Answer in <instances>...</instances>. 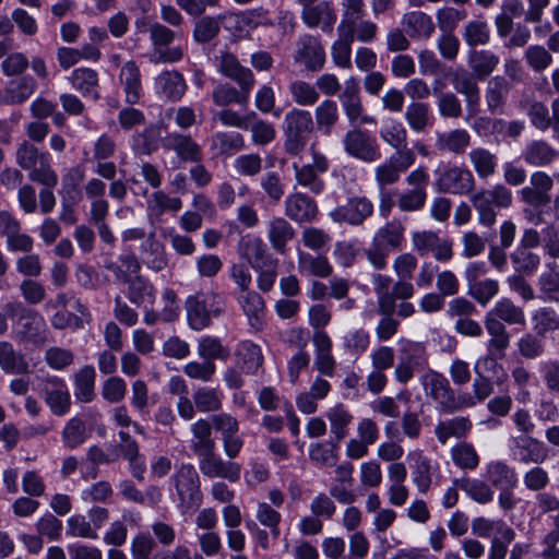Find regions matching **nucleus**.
I'll use <instances>...</instances> for the list:
<instances>
[{
  "label": "nucleus",
  "instance_id": "680f3d73",
  "mask_svg": "<svg viewBox=\"0 0 559 559\" xmlns=\"http://www.w3.org/2000/svg\"><path fill=\"white\" fill-rule=\"evenodd\" d=\"M471 428V423L463 417H455L453 419L439 423L436 426L435 432L441 443H445L450 438H461Z\"/></svg>",
  "mask_w": 559,
  "mask_h": 559
},
{
  "label": "nucleus",
  "instance_id": "a211bd4d",
  "mask_svg": "<svg viewBox=\"0 0 559 559\" xmlns=\"http://www.w3.org/2000/svg\"><path fill=\"white\" fill-rule=\"evenodd\" d=\"M154 87L159 97L168 102H179L185 96L188 85L179 71L164 70L154 79Z\"/></svg>",
  "mask_w": 559,
  "mask_h": 559
},
{
  "label": "nucleus",
  "instance_id": "20e7f679",
  "mask_svg": "<svg viewBox=\"0 0 559 559\" xmlns=\"http://www.w3.org/2000/svg\"><path fill=\"white\" fill-rule=\"evenodd\" d=\"M148 32L152 44V51L148 58L152 63H175L182 59V48L180 46H170L176 38V32L160 23L151 24Z\"/></svg>",
  "mask_w": 559,
  "mask_h": 559
},
{
  "label": "nucleus",
  "instance_id": "aec40b11",
  "mask_svg": "<svg viewBox=\"0 0 559 559\" xmlns=\"http://www.w3.org/2000/svg\"><path fill=\"white\" fill-rule=\"evenodd\" d=\"M238 252L254 270L263 269L271 259L264 241L260 237L250 234L240 238Z\"/></svg>",
  "mask_w": 559,
  "mask_h": 559
},
{
  "label": "nucleus",
  "instance_id": "f8f14e48",
  "mask_svg": "<svg viewBox=\"0 0 559 559\" xmlns=\"http://www.w3.org/2000/svg\"><path fill=\"white\" fill-rule=\"evenodd\" d=\"M438 191L451 194H467L475 188L473 173L461 166L445 169L436 180Z\"/></svg>",
  "mask_w": 559,
  "mask_h": 559
},
{
  "label": "nucleus",
  "instance_id": "de8ad7c7",
  "mask_svg": "<svg viewBox=\"0 0 559 559\" xmlns=\"http://www.w3.org/2000/svg\"><path fill=\"white\" fill-rule=\"evenodd\" d=\"M471 203L476 210L478 215V223L485 227H491L497 219L495 204L487 192V189H481L471 195Z\"/></svg>",
  "mask_w": 559,
  "mask_h": 559
},
{
  "label": "nucleus",
  "instance_id": "c85d7f7f",
  "mask_svg": "<svg viewBox=\"0 0 559 559\" xmlns=\"http://www.w3.org/2000/svg\"><path fill=\"white\" fill-rule=\"evenodd\" d=\"M69 80L72 87L83 97H91L95 102L100 99L99 78L96 70L87 67L76 68L71 72Z\"/></svg>",
  "mask_w": 559,
  "mask_h": 559
},
{
  "label": "nucleus",
  "instance_id": "b1692460",
  "mask_svg": "<svg viewBox=\"0 0 559 559\" xmlns=\"http://www.w3.org/2000/svg\"><path fill=\"white\" fill-rule=\"evenodd\" d=\"M36 88L37 83L29 75L11 81L5 88L0 91V106L22 105L36 92Z\"/></svg>",
  "mask_w": 559,
  "mask_h": 559
},
{
  "label": "nucleus",
  "instance_id": "7c9ffc66",
  "mask_svg": "<svg viewBox=\"0 0 559 559\" xmlns=\"http://www.w3.org/2000/svg\"><path fill=\"white\" fill-rule=\"evenodd\" d=\"M301 20L310 27L320 26L323 32H331L336 21V14L325 1L318 4L302 7Z\"/></svg>",
  "mask_w": 559,
  "mask_h": 559
},
{
  "label": "nucleus",
  "instance_id": "9b49d317",
  "mask_svg": "<svg viewBox=\"0 0 559 559\" xmlns=\"http://www.w3.org/2000/svg\"><path fill=\"white\" fill-rule=\"evenodd\" d=\"M294 60L308 71L322 70L325 63V51L320 39L309 34L300 36L296 43Z\"/></svg>",
  "mask_w": 559,
  "mask_h": 559
},
{
  "label": "nucleus",
  "instance_id": "7ed1b4c3",
  "mask_svg": "<svg viewBox=\"0 0 559 559\" xmlns=\"http://www.w3.org/2000/svg\"><path fill=\"white\" fill-rule=\"evenodd\" d=\"M224 307L223 297L213 290L189 296L186 300L189 326L194 331L207 328L212 318H217L224 312Z\"/></svg>",
  "mask_w": 559,
  "mask_h": 559
},
{
  "label": "nucleus",
  "instance_id": "8fccbe9b",
  "mask_svg": "<svg viewBox=\"0 0 559 559\" xmlns=\"http://www.w3.org/2000/svg\"><path fill=\"white\" fill-rule=\"evenodd\" d=\"M340 114L336 102L324 99L314 109V128L317 127L324 134H330Z\"/></svg>",
  "mask_w": 559,
  "mask_h": 559
},
{
  "label": "nucleus",
  "instance_id": "5fc2aeb1",
  "mask_svg": "<svg viewBox=\"0 0 559 559\" xmlns=\"http://www.w3.org/2000/svg\"><path fill=\"white\" fill-rule=\"evenodd\" d=\"M455 485L461 488L473 501L486 504L493 499V490L490 486L476 478H462L455 480Z\"/></svg>",
  "mask_w": 559,
  "mask_h": 559
},
{
  "label": "nucleus",
  "instance_id": "69168bd1",
  "mask_svg": "<svg viewBox=\"0 0 559 559\" xmlns=\"http://www.w3.org/2000/svg\"><path fill=\"white\" fill-rule=\"evenodd\" d=\"M511 262L519 274L531 275L540 264V257L528 249L518 247L511 254Z\"/></svg>",
  "mask_w": 559,
  "mask_h": 559
},
{
  "label": "nucleus",
  "instance_id": "ddd939ff",
  "mask_svg": "<svg viewBox=\"0 0 559 559\" xmlns=\"http://www.w3.org/2000/svg\"><path fill=\"white\" fill-rule=\"evenodd\" d=\"M476 80L472 71L468 72L463 68H459L451 78L454 90L465 98L466 120L476 117L479 111L480 88Z\"/></svg>",
  "mask_w": 559,
  "mask_h": 559
},
{
  "label": "nucleus",
  "instance_id": "5701e85b",
  "mask_svg": "<svg viewBox=\"0 0 559 559\" xmlns=\"http://www.w3.org/2000/svg\"><path fill=\"white\" fill-rule=\"evenodd\" d=\"M140 261L153 272H162L168 265V255L165 246L155 238V234L150 236L140 246Z\"/></svg>",
  "mask_w": 559,
  "mask_h": 559
},
{
  "label": "nucleus",
  "instance_id": "bb28decb",
  "mask_svg": "<svg viewBox=\"0 0 559 559\" xmlns=\"http://www.w3.org/2000/svg\"><path fill=\"white\" fill-rule=\"evenodd\" d=\"M523 160L533 167H546L554 163L559 152L545 140H532L522 151Z\"/></svg>",
  "mask_w": 559,
  "mask_h": 559
},
{
  "label": "nucleus",
  "instance_id": "c03bdc74",
  "mask_svg": "<svg viewBox=\"0 0 559 559\" xmlns=\"http://www.w3.org/2000/svg\"><path fill=\"white\" fill-rule=\"evenodd\" d=\"M0 367L4 372L14 376L25 374L29 368L24 355L7 341L0 342Z\"/></svg>",
  "mask_w": 559,
  "mask_h": 559
},
{
  "label": "nucleus",
  "instance_id": "e433bc0d",
  "mask_svg": "<svg viewBox=\"0 0 559 559\" xmlns=\"http://www.w3.org/2000/svg\"><path fill=\"white\" fill-rule=\"evenodd\" d=\"M404 231L405 228L400 222L391 221L376 231L371 242L389 252L397 251L404 241Z\"/></svg>",
  "mask_w": 559,
  "mask_h": 559
},
{
  "label": "nucleus",
  "instance_id": "0e129e2a",
  "mask_svg": "<svg viewBox=\"0 0 559 559\" xmlns=\"http://www.w3.org/2000/svg\"><path fill=\"white\" fill-rule=\"evenodd\" d=\"M198 355L206 361H213L214 359L226 360L229 356V350L222 344L219 338L203 336L198 343Z\"/></svg>",
  "mask_w": 559,
  "mask_h": 559
},
{
  "label": "nucleus",
  "instance_id": "393cba45",
  "mask_svg": "<svg viewBox=\"0 0 559 559\" xmlns=\"http://www.w3.org/2000/svg\"><path fill=\"white\" fill-rule=\"evenodd\" d=\"M500 58L489 49H469L467 53V67L472 74L479 81L489 78L497 69Z\"/></svg>",
  "mask_w": 559,
  "mask_h": 559
},
{
  "label": "nucleus",
  "instance_id": "3c124183",
  "mask_svg": "<svg viewBox=\"0 0 559 559\" xmlns=\"http://www.w3.org/2000/svg\"><path fill=\"white\" fill-rule=\"evenodd\" d=\"M338 39L332 45L331 56L334 64L342 69L352 68V44L355 40V34L337 31Z\"/></svg>",
  "mask_w": 559,
  "mask_h": 559
},
{
  "label": "nucleus",
  "instance_id": "ea45409f",
  "mask_svg": "<svg viewBox=\"0 0 559 559\" xmlns=\"http://www.w3.org/2000/svg\"><path fill=\"white\" fill-rule=\"evenodd\" d=\"M468 160L479 179L492 177L498 167V156L486 147H473L468 152Z\"/></svg>",
  "mask_w": 559,
  "mask_h": 559
},
{
  "label": "nucleus",
  "instance_id": "6e6d98bb",
  "mask_svg": "<svg viewBox=\"0 0 559 559\" xmlns=\"http://www.w3.org/2000/svg\"><path fill=\"white\" fill-rule=\"evenodd\" d=\"M520 108L527 114L531 123L536 129L546 131L551 127V117L548 107L544 103L528 98L522 99Z\"/></svg>",
  "mask_w": 559,
  "mask_h": 559
},
{
  "label": "nucleus",
  "instance_id": "e2e57ef3",
  "mask_svg": "<svg viewBox=\"0 0 559 559\" xmlns=\"http://www.w3.org/2000/svg\"><path fill=\"white\" fill-rule=\"evenodd\" d=\"M343 17L337 26V31H345L355 34L356 23L364 16L362 0H343Z\"/></svg>",
  "mask_w": 559,
  "mask_h": 559
},
{
  "label": "nucleus",
  "instance_id": "2eb2a0df",
  "mask_svg": "<svg viewBox=\"0 0 559 559\" xmlns=\"http://www.w3.org/2000/svg\"><path fill=\"white\" fill-rule=\"evenodd\" d=\"M163 147L175 152L181 162L200 163L203 159L202 148L190 134L180 132L167 133L162 140Z\"/></svg>",
  "mask_w": 559,
  "mask_h": 559
},
{
  "label": "nucleus",
  "instance_id": "2f4dec72",
  "mask_svg": "<svg viewBox=\"0 0 559 559\" xmlns=\"http://www.w3.org/2000/svg\"><path fill=\"white\" fill-rule=\"evenodd\" d=\"M119 81L124 93L126 103L138 104L142 96L140 69L134 61L126 62L120 70Z\"/></svg>",
  "mask_w": 559,
  "mask_h": 559
},
{
  "label": "nucleus",
  "instance_id": "72a5a7b5",
  "mask_svg": "<svg viewBox=\"0 0 559 559\" xmlns=\"http://www.w3.org/2000/svg\"><path fill=\"white\" fill-rule=\"evenodd\" d=\"M401 24L406 34L415 39H428L435 32L431 16L420 11L405 13Z\"/></svg>",
  "mask_w": 559,
  "mask_h": 559
},
{
  "label": "nucleus",
  "instance_id": "774afa93",
  "mask_svg": "<svg viewBox=\"0 0 559 559\" xmlns=\"http://www.w3.org/2000/svg\"><path fill=\"white\" fill-rule=\"evenodd\" d=\"M221 16H203L194 25L193 37L200 44L214 39L221 29Z\"/></svg>",
  "mask_w": 559,
  "mask_h": 559
},
{
  "label": "nucleus",
  "instance_id": "dca6fc26",
  "mask_svg": "<svg viewBox=\"0 0 559 559\" xmlns=\"http://www.w3.org/2000/svg\"><path fill=\"white\" fill-rule=\"evenodd\" d=\"M235 299L249 325L255 331H261L265 324V300L255 290L234 293Z\"/></svg>",
  "mask_w": 559,
  "mask_h": 559
},
{
  "label": "nucleus",
  "instance_id": "39448f33",
  "mask_svg": "<svg viewBox=\"0 0 559 559\" xmlns=\"http://www.w3.org/2000/svg\"><path fill=\"white\" fill-rule=\"evenodd\" d=\"M170 483L178 496L181 508H197L202 502L199 475L191 464H182L171 476Z\"/></svg>",
  "mask_w": 559,
  "mask_h": 559
},
{
  "label": "nucleus",
  "instance_id": "603ef678",
  "mask_svg": "<svg viewBox=\"0 0 559 559\" xmlns=\"http://www.w3.org/2000/svg\"><path fill=\"white\" fill-rule=\"evenodd\" d=\"M462 36L469 49H476L477 46H485L490 41L491 32L486 21L473 20L466 23Z\"/></svg>",
  "mask_w": 559,
  "mask_h": 559
},
{
  "label": "nucleus",
  "instance_id": "4468645a",
  "mask_svg": "<svg viewBox=\"0 0 559 559\" xmlns=\"http://www.w3.org/2000/svg\"><path fill=\"white\" fill-rule=\"evenodd\" d=\"M199 468L209 478H224L230 483L240 479L241 467L238 463L224 461L213 451L199 456Z\"/></svg>",
  "mask_w": 559,
  "mask_h": 559
},
{
  "label": "nucleus",
  "instance_id": "f3484780",
  "mask_svg": "<svg viewBox=\"0 0 559 559\" xmlns=\"http://www.w3.org/2000/svg\"><path fill=\"white\" fill-rule=\"evenodd\" d=\"M318 213L317 202L305 193L294 192L285 200V215L293 222L310 223L317 218Z\"/></svg>",
  "mask_w": 559,
  "mask_h": 559
},
{
  "label": "nucleus",
  "instance_id": "37998d69",
  "mask_svg": "<svg viewBox=\"0 0 559 559\" xmlns=\"http://www.w3.org/2000/svg\"><path fill=\"white\" fill-rule=\"evenodd\" d=\"M182 200L178 197H171L164 190H155L146 201L148 215L160 217L165 213L176 214L182 209Z\"/></svg>",
  "mask_w": 559,
  "mask_h": 559
},
{
  "label": "nucleus",
  "instance_id": "9d476101",
  "mask_svg": "<svg viewBox=\"0 0 559 559\" xmlns=\"http://www.w3.org/2000/svg\"><path fill=\"white\" fill-rule=\"evenodd\" d=\"M416 160L413 151H404L400 154L391 155L384 163L374 169V179L380 190L396 183L401 175L406 171Z\"/></svg>",
  "mask_w": 559,
  "mask_h": 559
},
{
  "label": "nucleus",
  "instance_id": "49530a36",
  "mask_svg": "<svg viewBox=\"0 0 559 559\" xmlns=\"http://www.w3.org/2000/svg\"><path fill=\"white\" fill-rule=\"evenodd\" d=\"M245 147L243 135L235 131H219L211 138V148L219 155H231Z\"/></svg>",
  "mask_w": 559,
  "mask_h": 559
},
{
  "label": "nucleus",
  "instance_id": "09e8293b",
  "mask_svg": "<svg viewBox=\"0 0 559 559\" xmlns=\"http://www.w3.org/2000/svg\"><path fill=\"white\" fill-rule=\"evenodd\" d=\"M471 203L476 210L478 215V223L485 227H491L497 219L495 204L487 192V189H481L471 195Z\"/></svg>",
  "mask_w": 559,
  "mask_h": 559
},
{
  "label": "nucleus",
  "instance_id": "1a4fd4ad",
  "mask_svg": "<svg viewBox=\"0 0 559 559\" xmlns=\"http://www.w3.org/2000/svg\"><path fill=\"white\" fill-rule=\"evenodd\" d=\"M373 203L367 197H352L344 205H340L331 211L330 217L335 223L361 226L373 215Z\"/></svg>",
  "mask_w": 559,
  "mask_h": 559
},
{
  "label": "nucleus",
  "instance_id": "f03ea898",
  "mask_svg": "<svg viewBox=\"0 0 559 559\" xmlns=\"http://www.w3.org/2000/svg\"><path fill=\"white\" fill-rule=\"evenodd\" d=\"M314 131L310 111L292 108L283 120L284 151L290 156H299L306 148L309 135Z\"/></svg>",
  "mask_w": 559,
  "mask_h": 559
},
{
  "label": "nucleus",
  "instance_id": "cd10ccee",
  "mask_svg": "<svg viewBox=\"0 0 559 559\" xmlns=\"http://www.w3.org/2000/svg\"><path fill=\"white\" fill-rule=\"evenodd\" d=\"M338 99L350 124H357L358 118L365 111L360 97V88L356 78L352 76L345 82V87Z\"/></svg>",
  "mask_w": 559,
  "mask_h": 559
},
{
  "label": "nucleus",
  "instance_id": "473e14b6",
  "mask_svg": "<svg viewBox=\"0 0 559 559\" xmlns=\"http://www.w3.org/2000/svg\"><path fill=\"white\" fill-rule=\"evenodd\" d=\"M235 358L237 367L247 374H254L263 364L261 347L251 341H242L237 345Z\"/></svg>",
  "mask_w": 559,
  "mask_h": 559
},
{
  "label": "nucleus",
  "instance_id": "4be33fe9",
  "mask_svg": "<svg viewBox=\"0 0 559 559\" xmlns=\"http://www.w3.org/2000/svg\"><path fill=\"white\" fill-rule=\"evenodd\" d=\"M511 450L513 457L525 464H539L548 457L544 443L527 436L514 438Z\"/></svg>",
  "mask_w": 559,
  "mask_h": 559
},
{
  "label": "nucleus",
  "instance_id": "412c9836",
  "mask_svg": "<svg viewBox=\"0 0 559 559\" xmlns=\"http://www.w3.org/2000/svg\"><path fill=\"white\" fill-rule=\"evenodd\" d=\"M255 83H237L238 88L229 83H218L212 91V100L218 107L246 105Z\"/></svg>",
  "mask_w": 559,
  "mask_h": 559
},
{
  "label": "nucleus",
  "instance_id": "c9c22d12",
  "mask_svg": "<svg viewBox=\"0 0 559 559\" xmlns=\"http://www.w3.org/2000/svg\"><path fill=\"white\" fill-rule=\"evenodd\" d=\"M404 119L415 133L426 132L435 120L430 105L424 102H411L405 109Z\"/></svg>",
  "mask_w": 559,
  "mask_h": 559
},
{
  "label": "nucleus",
  "instance_id": "6ab92c4d",
  "mask_svg": "<svg viewBox=\"0 0 559 559\" xmlns=\"http://www.w3.org/2000/svg\"><path fill=\"white\" fill-rule=\"evenodd\" d=\"M216 70L225 78L236 83H255L251 69L242 66L237 56L228 50H222L214 58Z\"/></svg>",
  "mask_w": 559,
  "mask_h": 559
},
{
  "label": "nucleus",
  "instance_id": "a878e982",
  "mask_svg": "<svg viewBox=\"0 0 559 559\" xmlns=\"http://www.w3.org/2000/svg\"><path fill=\"white\" fill-rule=\"evenodd\" d=\"M511 85L506 76L497 75L491 78L485 90L487 109L491 115H501L508 100Z\"/></svg>",
  "mask_w": 559,
  "mask_h": 559
},
{
  "label": "nucleus",
  "instance_id": "bf43d9fd",
  "mask_svg": "<svg viewBox=\"0 0 559 559\" xmlns=\"http://www.w3.org/2000/svg\"><path fill=\"white\" fill-rule=\"evenodd\" d=\"M48 156L49 154L47 152H40L35 145L27 141L22 142L15 151L16 164L22 169L28 171Z\"/></svg>",
  "mask_w": 559,
  "mask_h": 559
},
{
  "label": "nucleus",
  "instance_id": "052dcab7",
  "mask_svg": "<svg viewBox=\"0 0 559 559\" xmlns=\"http://www.w3.org/2000/svg\"><path fill=\"white\" fill-rule=\"evenodd\" d=\"M17 335L22 340L37 342L40 337V331L45 326L44 319L35 310H29L22 321H17Z\"/></svg>",
  "mask_w": 559,
  "mask_h": 559
},
{
  "label": "nucleus",
  "instance_id": "f257e3e1",
  "mask_svg": "<svg viewBox=\"0 0 559 559\" xmlns=\"http://www.w3.org/2000/svg\"><path fill=\"white\" fill-rule=\"evenodd\" d=\"M484 324L490 335L489 353L503 356L510 344V334L506 324L525 326L526 317L522 307L515 305L510 298L503 297L486 312Z\"/></svg>",
  "mask_w": 559,
  "mask_h": 559
},
{
  "label": "nucleus",
  "instance_id": "338daca9",
  "mask_svg": "<svg viewBox=\"0 0 559 559\" xmlns=\"http://www.w3.org/2000/svg\"><path fill=\"white\" fill-rule=\"evenodd\" d=\"M524 59L527 66L535 72L545 71L552 62V56L548 47L531 45L524 51Z\"/></svg>",
  "mask_w": 559,
  "mask_h": 559
},
{
  "label": "nucleus",
  "instance_id": "a18cd8bd",
  "mask_svg": "<svg viewBox=\"0 0 559 559\" xmlns=\"http://www.w3.org/2000/svg\"><path fill=\"white\" fill-rule=\"evenodd\" d=\"M486 477L492 486L500 489H511L518 484L515 471L501 461H492L486 465Z\"/></svg>",
  "mask_w": 559,
  "mask_h": 559
},
{
  "label": "nucleus",
  "instance_id": "58836bf2",
  "mask_svg": "<svg viewBox=\"0 0 559 559\" xmlns=\"http://www.w3.org/2000/svg\"><path fill=\"white\" fill-rule=\"evenodd\" d=\"M297 264L299 273L304 276L326 278L333 273V266L324 255L298 251Z\"/></svg>",
  "mask_w": 559,
  "mask_h": 559
},
{
  "label": "nucleus",
  "instance_id": "864d4df0",
  "mask_svg": "<svg viewBox=\"0 0 559 559\" xmlns=\"http://www.w3.org/2000/svg\"><path fill=\"white\" fill-rule=\"evenodd\" d=\"M128 299L135 306L152 304L155 299L154 285L143 276H134L128 283Z\"/></svg>",
  "mask_w": 559,
  "mask_h": 559
},
{
  "label": "nucleus",
  "instance_id": "423d86ee",
  "mask_svg": "<svg viewBox=\"0 0 559 559\" xmlns=\"http://www.w3.org/2000/svg\"><path fill=\"white\" fill-rule=\"evenodd\" d=\"M348 130L343 136L344 151L352 157L372 163L381 157L377 140L366 130L357 127Z\"/></svg>",
  "mask_w": 559,
  "mask_h": 559
},
{
  "label": "nucleus",
  "instance_id": "13d9d810",
  "mask_svg": "<svg viewBox=\"0 0 559 559\" xmlns=\"http://www.w3.org/2000/svg\"><path fill=\"white\" fill-rule=\"evenodd\" d=\"M191 429L193 433L192 449L198 457L214 450L215 442L211 438V426L206 420H198Z\"/></svg>",
  "mask_w": 559,
  "mask_h": 559
},
{
  "label": "nucleus",
  "instance_id": "79ce46f5",
  "mask_svg": "<svg viewBox=\"0 0 559 559\" xmlns=\"http://www.w3.org/2000/svg\"><path fill=\"white\" fill-rule=\"evenodd\" d=\"M471 144V134L465 129L437 132L435 145L440 152L463 154Z\"/></svg>",
  "mask_w": 559,
  "mask_h": 559
},
{
  "label": "nucleus",
  "instance_id": "a19ab883",
  "mask_svg": "<svg viewBox=\"0 0 559 559\" xmlns=\"http://www.w3.org/2000/svg\"><path fill=\"white\" fill-rule=\"evenodd\" d=\"M379 135L385 144L395 150L394 154H400L404 151H413L407 147V130L403 123L396 119H386L379 131Z\"/></svg>",
  "mask_w": 559,
  "mask_h": 559
},
{
  "label": "nucleus",
  "instance_id": "4d7b16f0",
  "mask_svg": "<svg viewBox=\"0 0 559 559\" xmlns=\"http://www.w3.org/2000/svg\"><path fill=\"white\" fill-rule=\"evenodd\" d=\"M293 100L302 107H310L317 104L320 98V92L316 85L304 80H294L288 86Z\"/></svg>",
  "mask_w": 559,
  "mask_h": 559
},
{
  "label": "nucleus",
  "instance_id": "0eeeda50",
  "mask_svg": "<svg viewBox=\"0 0 559 559\" xmlns=\"http://www.w3.org/2000/svg\"><path fill=\"white\" fill-rule=\"evenodd\" d=\"M413 249L420 257H432L438 262H448L453 258V242L449 238H441L433 230H419L412 234Z\"/></svg>",
  "mask_w": 559,
  "mask_h": 559
},
{
  "label": "nucleus",
  "instance_id": "4c0bfd02",
  "mask_svg": "<svg viewBox=\"0 0 559 559\" xmlns=\"http://www.w3.org/2000/svg\"><path fill=\"white\" fill-rule=\"evenodd\" d=\"M295 237L294 227L283 217H273L267 225V239L274 251L284 254L287 243Z\"/></svg>",
  "mask_w": 559,
  "mask_h": 559
},
{
  "label": "nucleus",
  "instance_id": "c756f323",
  "mask_svg": "<svg viewBox=\"0 0 559 559\" xmlns=\"http://www.w3.org/2000/svg\"><path fill=\"white\" fill-rule=\"evenodd\" d=\"M409 468L412 471L413 481L419 491H426L431 483L433 466L431 461L424 455L420 450H411L406 455Z\"/></svg>",
  "mask_w": 559,
  "mask_h": 559
},
{
  "label": "nucleus",
  "instance_id": "f704fd0d",
  "mask_svg": "<svg viewBox=\"0 0 559 559\" xmlns=\"http://www.w3.org/2000/svg\"><path fill=\"white\" fill-rule=\"evenodd\" d=\"M421 371V348L408 343L401 353L400 362L395 369L396 379L405 383L413 378L415 372Z\"/></svg>",
  "mask_w": 559,
  "mask_h": 559
},
{
  "label": "nucleus",
  "instance_id": "6e6552de",
  "mask_svg": "<svg viewBox=\"0 0 559 559\" xmlns=\"http://www.w3.org/2000/svg\"><path fill=\"white\" fill-rule=\"evenodd\" d=\"M430 389L432 397L447 412H453L464 406H473L491 392V386H473L475 396L469 393H461L453 386H430Z\"/></svg>",
  "mask_w": 559,
  "mask_h": 559
}]
</instances>
